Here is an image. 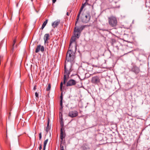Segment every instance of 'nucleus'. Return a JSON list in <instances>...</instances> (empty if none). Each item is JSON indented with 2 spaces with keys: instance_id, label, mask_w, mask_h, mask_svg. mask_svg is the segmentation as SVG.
I'll return each instance as SVG.
<instances>
[{
  "instance_id": "2eb2a0df",
  "label": "nucleus",
  "mask_w": 150,
  "mask_h": 150,
  "mask_svg": "<svg viewBox=\"0 0 150 150\" xmlns=\"http://www.w3.org/2000/svg\"><path fill=\"white\" fill-rule=\"evenodd\" d=\"M60 23V21L57 20L54 21L53 23H52V26L54 28H55Z\"/></svg>"
},
{
  "instance_id": "f704fd0d",
  "label": "nucleus",
  "mask_w": 150,
  "mask_h": 150,
  "mask_svg": "<svg viewBox=\"0 0 150 150\" xmlns=\"http://www.w3.org/2000/svg\"><path fill=\"white\" fill-rule=\"evenodd\" d=\"M67 16H69V13L68 12H67Z\"/></svg>"
},
{
  "instance_id": "72a5a7b5",
  "label": "nucleus",
  "mask_w": 150,
  "mask_h": 150,
  "mask_svg": "<svg viewBox=\"0 0 150 150\" xmlns=\"http://www.w3.org/2000/svg\"><path fill=\"white\" fill-rule=\"evenodd\" d=\"M60 107H61L60 108V109L61 110L63 109V106H60Z\"/></svg>"
},
{
  "instance_id": "5701e85b",
  "label": "nucleus",
  "mask_w": 150,
  "mask_h": 150,
  "mask_svg": "<svg viewBox=\"0 0 150 150\" xmlns=\"http://www.w3.org/2000/svg\"><path fill=\"white\" fill-rule=\"evenodd\" d=\"M51 88V84L50 83L48 84V86L46 88L47 91H49L50 90Z\"/></svg>"
},
{
  "instance_id": "2f4dec72",
  "label": "nucleus",
  "mask_w": 150,
  "mask_h": 150,
  "mask_svg": "<svg viewBox=\"0 0 150 150\" xmlns=\"http://www.w3.org/2000/svg\"><path fill=\"white\" fill-rule=\"evenodd\" d=\"M56 0H52V3H54L56 1Z\"/></svg>"
},
{
  "instance_id": "f8f14e48",
  "label": "nucleus",
  "mask_w": 150,
  "mask_h": 150,
  "mask_svg": "<svg viewBox=\"0 0 150 150\" xmlns=\"http://www.w3.org/2000/svg\"><path fill=\"white\" fill-rule=\"evenodd\" d=\"M76 37L74 35L73 36L71 37V38L70 40L69 47H74L72 46V44L73 42L74 43V46L75 45H76Z\"/></svg>"
},
{
  "instance_id": "a211bd4d",
  "label": "nucleus",
  "mask_w": 150,
  "mask_h": 150,
  "mask_svg": "<svg viewBox=\"0 0 150 150\" xmlns=\"http://www.w3.org/2000/svg\"><path fill=\"white\" fill-rule=\"evenodd\" d=\"M83 7H81L80 10V11H79V13L77 16V18L76 19V23H75V25H76V24L78 21V20L79 19V16H80V14L81 13V12L82 11L83 9V8H82Z\"/></svg>"
},
{
  "instance_id": "473e14b6",
  "label": "nucleus",
  "mask_w": 150,
  "mask_h": 150,
  "mask_svg": "<svg viewBox=\"0 0 150 150\" xmlns=\"http://www.w3.org/2000/svg\"><path fill=\"white\" fill-rule=\"evenodd\" d=\"M11 112H9V116H8V119H9L10 117L11 116Z\"/></svg>"
},
{
  "instance_id": "0eeeda50",
  "label": "nucleus",
  "mask_w": 150,
  "mask_h": 150,
  "mask_svg": "<svg viewBox=\"0 0 150 150\" xmlns=\"http://www.w3.org/2000/svg\"><path fill=\"white\" fill-rule=\"evenodd\" d=\"M78 112L76 110L70 111L68 114L69 117L73 118L77 117L78 115Z\"/></svg>"
},
{
  "instance_id": "412c9836",
  "label": "nucleus",
  "mask_w": 150,
  "mask_h": 150,
  "mask_svg": "<svg viewBox=\"0 0 150 150\" xmlns=\"http://www.w3.org/2000/svg\"><path fill=\"white\" fill-rule=\"evenodd\" d=\"M60 150H64V144H63L62 142H60Z\"/></svg>"
},
{
  "instance_id": "b1692460",
  "label": "nucleus",
  "mask_w": 150,
  "mask_h": 150,
  "mask_svg": "<svg viewBox=\"0 0 150 150\" xmlns=\"http://www.w3.org/2000/svg\"><path fill=\"white\" fill-rule=\"evenodd\" d=\"M42 138V133L41 132H40L39 134V140H41Z\"/></svg>"
},
{
  "instance_id": "cd10ccee",
  "label": "nucleus",
  "mask_w": 150,
  "mask_h": 150,
  "mask_svg": "<svg viewBox=\"0 0 150 150\" xmlns=\"http://www.w3.org/2000/svg\"><path fill=\"white\" fill-rule=\"evenodd\" d=\"M60 99H61V100H62V101L63 98H62V93L61 94V95L60 96Z\"/></svg>"
},
{
  "instance_id": "f03ea898",
  "label": "nucleus",
  "mask_w": 150,
  "mask_h": 150,
  "mask_svg": "<svg viewBox=\"0 0 150 150\" xmlns=\"http://www.w3.org/2000/svg\"><path fill=\"white\" fill-rule=\"evenodd\" d=\"M73 64L65 62L64 71V73L63 83L64 84L69 78L70 72L73 71L72 66Z\"/></svg>"
},
{
  "instance_id": "c9c22d12",
  "label": "nucleus",
  "mask_w": 150,
  "mask_h": 150,
  "mask_svg": "<svg viewBox=\"0 0 150 150\" xmlns=\"http://www.w3.org/2000/svg\"><path fill=\"white\" fill-rule=\"evenodd\" d=\"M89 0H86V3H87L88 1Z\"/></svg>"
},
{
  "instance_id": "7c9ffc66",
  "label": "nucleus",
  "mask_w": 150,
  "mask_h": 150,
  "mask_svg": "<svg viewBox=\"0 0 150 150\" xmlns=\"http://www.w3.org/2000/svg\"><path fill=\"white\" fill-rule=\"evenodd\" d=\"M85 4H85H82V6H81V7H83L82 8H84V7Z\"/></svg>"
},
{
  "instance_id": "dca6fc26",
  "label": "nucleus",
  "mask_w": 150,
  "mask_h": 150,
  "mask_svg": "<svg viewBox=\"0 0 150 150\" xmlns=\"http://www.w3.org/2000/svg\"><path fill=\"white\" fill-rule=\"evenodd\" d=\"M88 148V144L86 143L83 144L81 147V149L82 150H87Z\"/></svg>"
},
{
  "instance_id": "a878e982",
  "label": "nucleus",
  "mask_w": 150,
  "mask_h": 150,
  "mask_svg": "<svg viewBox=\"0 0 150 150\" xmlns=\"http://www.w3.org/2000/svg\"><path fill=\"white\" fill-rule=\"evenodd\" d=\"M63 86V83L62 82L61 83L60 85V88L61 89V91H62V87Z\"/></svg>"
},
{
  "instance_id": "ddd939ff",
  "label": "nucleus",
  "mask_w": 150,
  "mask_h": 150,
  "mask_svg": "<svg viewBox=\"0 0 150 150\" xmlns=\"http://www.w3.org/2000/svg\"><path fill=\"white\" fill-rule=\"evenodd\" d=\"M44 50V47L43 46H41L40 45H38L36 49L35 52L36 53H38L40 50L42 52H43Z\"/></svg>"
},
{
  "instance_id": "39448f33",
  "label": "nucleus",
  "mask_w": 150,
  "mask_h": 150,
  "mask_svg": "<svg viewBox=\"0 0 150 150\" xmlns=\"http://www.w3.org/2000/svg\"><path fill=\"white\" fill-rule=\"evenodd\" d=\"M90 13L88 11L86 13L83 14L82 16V22L85 23H87L90 20L91 18Z\"/></svg>"
},
{
  "instance_id": "423d86ee",
  "label": "nucleus",
  "mask_w": 150,
  "mask_h": 150,
  "mask_svg": "<svg viewBox=\"0 0 150 150\" xmlns=\"http://www.w3.org/2000/svg\"><path fill=\"white\" fill-rule=\"evenodd\" d=\"M91 56L93 59H98L99 57L98 52L96 50L92 51L91 52Z\"/></svg>"
},
{
  "instance_id": "393cba45",
  "label": "nucleus",
  "mask_w": 150,
  "mask_h": 150,
  "mask_svg": "<svg viewBox=\"0 0 150 150\" xmlns=\"http://www.w3.org/2000/svg\"><path fill=\"white\" fill-rule=\"evenodd\" d=\"M35 94L36 98L38 99L39 98L38 93L37 92H36L35 93Z\"/></svg>"
},
{
  "instance_id": "6ab92c4d",
  "label": "nucleus",
  "mask_w": 150,
  "mask_h": 150,
  "mask_svg": "<svg viewBox=\"0 0 150 150\" xmlns=\"http://www.w3.org/2000/svg\"><path fill=\"white\" fill-rule=\"evenodd\" d=\"M47 21L48 20L47 19L43 22L41 28V29L42 30L44 28L45 25H46L47 23Z\"/></svg>"
},
{
  "instance_id": "4be33fe9",
  "label": "nucleus",
  "mask_w": 150,
  "mask_h": 150,
  "mask_svg": "<svg viewBox=\"0 0 150 150\" xmlns=\"http://www.w3.org/2000/svg\"><path fill=\"white\" fill-rule=\"evenodd\" d=\"M16 38H15L14 40H13V47H12L11 49V50H12V51H13V48H14V45L16 42Z\"/></svg>"
},
{
  "instance_id": "20e7f679",
  "label": "nucleus",
  "mask_w": 150,
  "mask_h": 150,
  "mask_svg": "<svg viewBox=\"0 0 150 150\" xmlns=\"http://www.w3.org/2000/svg\"><path fill=\"white\" fill-rule=\"evenodd\" d=\"M109 25L112 27H115L117 24V20L116 18L113 16H111L108 18Z\"/></svg>"
},
{
  "instance_id": "9b49d317",
  "label": "nucleus",
  "mask_w": 150,
  "mask_h": 150,
  "mask_svg": "<svg viewBox=\"0 0 150 150\" xmlns=\"http://www.w3.org/2000/svg\"><path fill=\"white\" fill-rule=\"evenodd\" d=\"M131 71L135 74H137L140 72V69L139 67L135 66L133 67Z\"/></svg>"
},
{
  "instance_id": "4468645a",
  "label": "nucleus",
  "mask_w": 150,
  "mask_h": 150,
  "mask_svg": "<svg viewBox=\"0 0 150 150\" xmlns=\"http://www.w3.org/2000/svg\"><path fill=\"white\" fill-rule=\"evenodd\" d=\"M50 39V35L49 34H46L45 35L44 37L45 44H47L48 42V40Z\"/></svg>"
},
{
  "instance_id": "bb28decb",
  "label": "nucleus",
  "mask_w": 150,
  "mask_h": 150,
  "mask_svg": "<svg viewBox=\"0 0 150 150\" xmlns=\"http://www.w3.org/2000/svg\"><path fill=\"white\" fill-rule=\"evenodd\" d=\"M62 101L60 100V106H63Z\"/></svg>"
},
{
  "instance_id": "f257e3e1",
  "label": "nucleus",
  "mask_w": 150,
  "mask_h": 150,
  "mask_svg": "<svg viewBox=\"0 0 150 150\" xmlns=\"http://www.w3.org/2000/svg\"><path fill=\"white\" fill-rule=\"evenodd\" d=\"M76 49V46L75 45L74 46V47H69L67 53L65 62H68L73 64L74 63Z\"/></svg>"
},
{
  "instance_id": "7ed1b4c3",
  "label": "nucleus",
  "mask_w": 150,
  "mask_h": 150,
  "mask_svg": "<svg viewBox=\"0 0 150 150\" xmlns=\"http://www.w3.org/2000/svg\"><path fill=\"white\" fill-rule=\"evenodd\" d=\"M85 25H82L79 27H76L74 28V35L76 38H79L80 35L81 33L82 30L85 28Z\"/></svg>"
},
{
  "instance_id": "c756f323",
  "label": "nucleus",
  "mask_w": 150,
  "mask_h": 150,
  "mask_svg": "<svg viewBox=\"0 0 150 150\" xmlns=\"http://www.w3.org/2000/svg\"><path fill=\"white\" fill-rule=\"evenodd\" d=\"M36 85H35L33 88V90H35L36 89Z\"/></svg>"
},
{
  "instance_id": "1a4fd4ad",
  "label": "nucleus",
  "mask_w": 150,
  "mask_h": 150,
  "mask_svg": "<svg viewBox=\"0 0 150 150\" xmlns=\"http://www.w3.org/2000/svg\"><path fill=\"white\" fill-rule=\"evenodd\" d=\"M76 81L73 79L69 80L67 82L66 86H74L76 83Z\"/></svg>"
},
{
  "instance_id": "aec40b11",
  "label": "nucleus",
  "mask_w": 150,
  "mask_h": 150,
  "mask_svg": "<svg viewBox=\"0 0 150 150\" xmlns=\"http://www.w3.org/2000/svg\"><path fill=\"white\" fill-rule=\"evenodd\" d=\"M48 141V139H46L44 142V145H43V150H45V147L46 145V144L47 143V142Z\"/></svg>"
},
{
  "instance_id": "f3484780",
  "label": "nucleus",
  "mask_w": 150,
  "mask_h": 150,
  "mask_svg": "<svg viewBox=\"0 0 150 150\" xmlns=\"http://www.w3.org/2000/svg\"><path fill=\"white\" fill-rule=\"evenodd\" d=\"M49 123H50V118H48L47 119V125L46 127L45 131L47 133L49 130L50 129V127L49 126Z\"/></svg>"
},
{
  "instance_id": "c85d7f7f",
  "label": "nucleus",
  "mask_w": 150,
  "mask_h": 150,
  "mask_svg": "<svg viewBox=\"0 0 150 150\" xmlns=\"http://www.w3.org/2000/svg\"><path fill=\"white\" fill-rule=\"evenodd\" d=\"M42 145L41 144H40V145L39 148V150H41L42 149Z\"/></svg>"
},
{
  "instance_id": "6e6552de",
  "label": "nucleus",
  "mask_w": 150,
  "mask_h": 150,
  "mask_svg": "<svg viewBox=\"0 0 150 150\" xmlns=\"http://www.w3.org/2000/svg\"><path fill=\"white\" fill-rule=\"evenodd\" d=\"M64 128L63 127H62L60 129V142H63L64 138L65 137L66 134L63 132Z\"/></svg>"
},
{
  "instance_id": "9d476101",
  "label": "nucleus",
  "mask_w": 150,
  "mask_h": 150,
  "mask_svg": "<svg viewBox=\"0 0 150 150\" xmlns=\"http://www.w3.org/2000/svg\"><path fill=\"white\" fill-rule=\"evenodd\" d=\"M100 81L99 78L98 76L93 77L92 78L91 82L93 83L97 84Z\"/></svg>"
}]
</instances>
